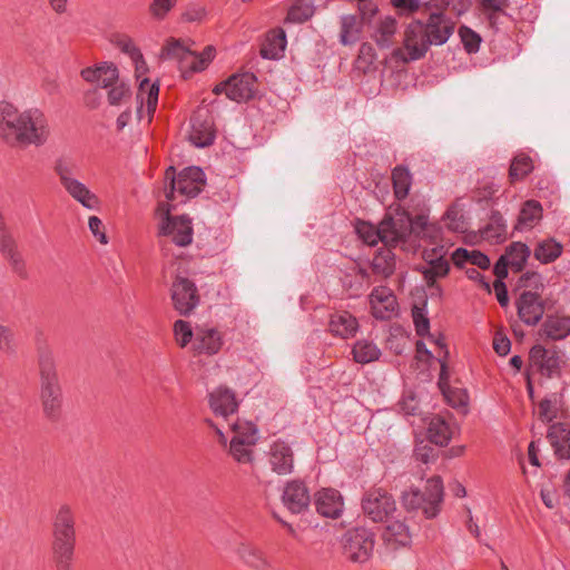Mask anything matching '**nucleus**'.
<instances>
[{
  "instance_id": "f257e3e1",
  "label": "nucleus",
  "mask_w": 570,
  "mask_h": 570,
  "mask_svg": "<svg viewBox=\"0 0 570 570\" xmlns=\"http://www.w3.org/2000/svg\"><path fill=\"white\" fill-rule=\"evenodd\" d=\"M50 130L43 112L37 108L19 112L11 104L0 102V136L24 145H43Z\"/></svg>"
},
{
  "instance_id": "f03ea898",
  "label": "nucleus",
  "mask_w": 570,
  "mask_h": 570,
  "mask_svg": "<svg viewBox=\"0 0 570 570\" xmlns=\"http://www.w3.org/2000/svg\"><path fill=\"white\" fill-rule=\"evenodd\" d=\"M119 49L126 53L135 66L136 77L139 80V88L137 91V117L139 120H151L153 114L158 104L159 85L150 82L144 76L148 71L146 61L144 60L140 49L135 45L130 38H122L118 41Z\"/></svg>"
},
{
  "instance_id": "7ed1b4c3",
  "label": "nucleus",
  "mask_w": 570,
  "mask_h": 570,
  "mask_svg": "<svg viewBox=\"0 0 570 570\" xmlns=\"http://www.w3.org/2000/svg\"><path fill=\"white\" fill-rule=\"evenodd\" d=\"M53 170L65 191L85 209L97 212L101 207L100 198L85 183L78 179L80 167L69 157H59Z\"/></svg>"
},
{
  "instance_id": "20e7f679",
  "label": "nucleus",
  "mask_w": 570,
  "mask_h": 570,
  "mask_svg": "<svg viewBox=\"0 0 570 570\" xmlns=\"http://www.w3.org/2000/svg\"><path fill=\"white\" fill-rule=\"evenodd\" d=\"M442 502L443 484L438 476L426 481L424 491L411 487L401 494V503L406 511L421 510L428 519H433L440 513Z\"/></svg>"
},
{
  "instance_id": "39448f33",
  "label": "nucleus",
  "mask_w": 570,
  "mask_h": 570,
  "mask_svg": "<svg viewBox=\"0 0 570 570\" xmlns=\"http://www.w3.org/2000/svg\"><path fill=\"white\" fill-rule=\"evenodd\" d=\"M39 367L41 377L40 397L42 409L47 417L56 420L61 411L62 393L51 352L45 351L40 354Z\"/></svg>"
},
{
  "instance_id": "423d86ee",
  "label": "nucleus",
  "mask_w": 570,
  "mask_h": 570,
  "mask_svg": "<svg viewBox=\"0 0 570 570\" xmlns=\"http://www.w3.org/2000/svg\"><path fill=\"white\" fill-rule=\"evenodd\" d=\"M166 179L170 183L165 188V196L170 203H185L196 197L205 185V174L196 166L185 168L177 177L174 167L170 166L166 170Z\"/></svg>"
},
{
  "instance_id": "0eeeda50",
  "label": "nucleus",
  "mask_w": 570,
  "mask_h": 570,
  "mask_svg": "<svg viewBox=\"0 0 570 570\" xmlns=\"http://www.w3.org/2000/svg\"><path fill=\"white\" fill-rule=\"evenodd\" d=\"M215 48L208 46L202 53L193 51L184 41L171 40L163 50V55L178 61L179 69L185 78L194 72L205 70L215 57Z\"/></svg>"
},
{
  "instance_id": "6e6552de",
  "label": "nucleus",
  "mask_w": 570,
  "mask_h": 570,
  "mask_svg": "<svg viewBox=\"0 0 570 570\" xmlns=\"http://www.w3.org/2000/svg\"><path fill=\"white\" fill-rule=\"evenodd\" d=\"M431 43L424 32L421 20L412 21L404 30L403 46L392 51V57L400 62H411L425 56Z\"/></svg>"
},
{
  "instance_id": "1a4fd4ad",
  "label": "nucleus",
  "mask_w": 570,
  "mask_h": 570,
  "mask_svg": "<svg viewBox=\"0 0 570 570\" xmlns=\"http://www.w3.org/2000/svg\"><path fill=\"white\" fill-rule=\"evenodd\" d=\"M374 534L365 528H355L342 537V549L346 559L352 562H366L373 554Z\"/></svg>"
},
{
  "instance_id": "9d476101",
  "label": "nucleus",
  "mask_w": 570,
  "mask_h": 570,
  "mask_svg": "<svg viewBox=\"0 0 570 570\" xmlns=\"http://www.w3.org/2000/svg\"><path fill=\"white\" fill-rule=\"evenodd\" d=\"M414 219L405 212L397 209L381 222V233L385 245L404 244L413 236Z\"/></svg>"
},
{
  "instance_id": "9b49d317",
  "label": "nucleus",
  "mask_w": 570,
  "mask_h": 570,
  "mask_svg": "<svg viewBox=\"0 0 570 570\" xmlns=\"http://www.w3.org/2000/svg\"><path fill=\"white\" fill-rule=\"evenodd\" d=\"M266 460L267 469L279 476L275 488L273 487V479L266 480L268 499L272 501L273 497H276L281 503L285 504V483L282 480V475L285 471V441L281 438L273 441L269 445L268 452L266 453Z\"/></svg>"
},
{
  "instance_id": "f8f14e48",
  "label": "nucleus",
  "mask_w": 570,
  "mask_h": 570,
  "mask_svg": "<svg viewBox=\"0 0 570 570\" xmlns=\"http://www.w3.org/2000/svg\"><path fill=\"white\" fill-rule=\"evenodd\" d=\"M362 509L374 522H383L396 511L393 497L383 489H372L362 499Z\"/></svg>"
},
{
  "instance_id": "ddd939ff",
  "label": "nucleus",
  "mask_w": 570,
  "mask_h": 570,
  "mask_svg": "<svg viewBox=\"0 0 570 570\" xmlns=\"http://www.w3.org/2000/svg\"><path fill=\"white\" fill-rule=\"evenodd\" d=\"M174 307L181 315H188L199 303L195 284L186 277L178 276L171 286Z\"/></svg>"
},
{
  "instance_id": "4468645a",
  "label": "nucleus",
  "mask_w": 570,
  "mask_h": 570,
  "mask_svg": "<svg viewBox=\"0 0 570 570\" xmlns=\"http://www.w3.org/2000/svg\"><path fill=\"white\" fill-rule=\"evenodd\" d=\"M159 235L180 247L187 246L193 240L191 220L185 215L171 217L167 214L159 227Z\"/></svg>"
},
{
  "instance_id": "2eb2a0df",
  "label": "nucleus",
  "mask_w": 570,
  "mask_h": 570,
  "mask_svg": "<svg viewBox=\"0 0 570 570\" xmlns=\"http://www.w3.org/2000/svg\"><path fill=\"white\" fill-rule=\"evenodd\" d=\"M316 512L327 519H338L345 510V501L341 492L333 488H322L314 494Z\"/></svg>"
},
{
  "instance_id": "dca6fc26",
  "label": "nucleus",
  "mask_w": 570,
  "mask_h": 570,
  "mask_svg": "<svg viewBox=\"0 0 570 570\" xmlns=\"http://www.w3.org/2000/svg\"><path fill=\"white\" fill-rule=\"evenodd\" d=\"M188 138L198 148L210 146L214 142L215 130L207 109H199L191 117Z\"/></svg>"
},
{
  "instance_id": "f3484780",
  "label": "nucleus",
  "mask_w": 570,
  "mask_h": 570,
  "mask_svg": "<svg viewBox=\"0 0 570 570\" xmlns=\"http://www.w3.org/2000/svg\"><path fill=\"white\" fill-rule=\"evenodd\" d=\"M424 32L431 46H442L448 42L454 32V21L443 13H432L426 22H423Z\"/></svg>"
},
{
  "instance_id": "a211bd4d",
  "label": "nucleus",
  "mask_w": 570,
  "mask_h": 570,
  "mask_svg": "<svg viewBox=\"0 0 570 570\" xmlns=\"http://www.w3.org/2000/svg\"><path fill=\"white\" fill-rule=\"evenodd\" d=\"M520 320L530 326L537 325L544 314V304L538 293L524 291L515 302Z\"/></svg>"
},
{
  "instance_id": "6ab92c4d",
  "label": "nucleus",
  "mask_w": 570,
  "mask_h": 570,
  "mask_svg": "<svg viewBox=\"0 0 570 570\" xmlns=\"http://www.w3.org/2000/svg\"><path fill=\"white\" fill-rule=\"evenodd\" d=\"M458 432L459 428L451 416L433 415L428 422V439L439 446L448 445Z\"/></svg>"
},
{
  "instance_id": "aec40b11",
  "label": "nucleus",
  "mask_w": 570,
  "mask_h": 570,
  "mask_svg": "<svg viewBox=\"0 0 570 570\" xmlns=\"http://www.w3.org/2000/svg\"><path fill=\"white\" fill-rule=\"evenodd\" d=\"M368 298L372 314L375 318L389 320L395 314L397 302L389 287L377 286L373 288Z\"/></svg>"
},
{
  "instance_id": "412c9836",
  "label": "nucleus",
  "mask_w": 570,
  "mask_h": 570,
  "mask_svg": "<svg viewBox=\"0 0 570 570\" xmlns=\"http://www.w3.org/2000/svg\"><path fill=\"white\" fill-rule=\"evenodd\" d=\"M386 525L382 532V539L390 549L407 547L412 542V531L405 518L385 520Z\"/></svg>"
},
{
  "instance_id": "4be33fe9",
  "label": "nucleus",
  "mask_w": 570,
  "mask_h": 570,
  "mask_svg": "<svg viewBox=\"0 0 570 570\" xmlns=\"http://www.w3.org/2000/svg\"><path fill=\"white\" fill-rule=\"evenodd\" d=\"M210 410L217 416L226 417L238 410V400L235 392L227 386H218L208 394Z\"/></svg>"
},
{
  "instance_id": "5701e85b",
  "label": "nucleus",
  "mask_w": 570,
  "mask_h": 570,
  "mask_svg": "<svg viewBox=\"0 0 570 570\" xmlns=\"http://www.w3.org/2000/svg\"><path fill=\"white\" fill-rule=\"evenodd\" d=\"M257 78L252 72L236 73L228 78V99L243 102L254 97Z\"/></svg>"
},
{
  "instance_id": "b1692460",
  "label": "nucleus",
  "mask_w": 570,
  "mask_h": 570,
  "mask_svg": "<svg viewBox=\"0 0 570 570\" xmlns=\"http://www.w3.org/2000/svg\"><path fill=\"white\" fill-rule=\"evenodd\" d=\"M371 38L381 49H389L393 45L394 36L397 32V21L392 16L380 17L373 22Z\"/></svg>"
},
{
  "instance_id": "393cba45",
  "label": "nucleus",
  "mask_w": 570,
  "mask_h": 570,
  "mask_svg": "<svg viewBox=\"0 0 570 570\" xmlns=\"http://www.w3.org/2000/svg\"><path fill=\"white\" fill-rule=\"evenodd\" d=\"M223 336L214 327H198L195 332L194 350L199 354H217L223 346Z\"/></svg>"
},
{
  "instance_id": "a878e982",
  "label": "nucleus",
  "mask_w": 570,
  "mask_h": 570,
  "mask_svg": "<svg viewBox=\"0 0 570 570\" xmlns=\"http://www.w3.org/2000/svg\"><path fill=\"white\" fill-rule=\"evenodd\" d=\"M81 76L88 82L109 89L120 80L117 67L109 62H104L95 68H86L81 71Z\"/></svg>"
},
{
  "instance_id": "bb28decb",
  "label": "nucleus",
  "mask_w": 570,
  "mask_h": 570,
  "mask_svg": "<svg viewBox=\"0 0 570 570\" xmlns=\"http://www.w3.org/2000/svg\"><path fill=\"white\" fill-rule=\"evenodd\" d=\"M540 335L551 341H561L570 335V317L548 315L540 328Z\"/></svg>"
},
{
  "instance_id": "cd10ccee",
  "label": "nucleus",
  "mask_w": 570,
  "mask_h": 570,
  "mask_svg": "<svg viewBox=\"0 0 570 570\" xmlns=\"http://www.w3.org/2000/svg\"><path fill=\"white\" fill-rule=\"evenodd\" d=\"M548 439L559 459H570V429L567 424H552L548 432Z\"/></svg>"
},
{
  "instance_id": "c85d7f7f",
  "label": "nucleus",
  "mask_w": 570,
  "mask_h": 570,
  "mask_svg": "<svg viewBox=\"0 0 570 570\" xmlns=\"http://www.w3.org/2000/svg\"><path fill=\"white\" fill-rule=\"evenodd\" d=\"M449 374L446 365L441 364V372L439 379V387L445 397L446 402L454 409H465L469 404V395L465 390L459 387H451L449 385Z\"/></svg>"
},
{
  "instance_id": "c756f323",
  "label": "nucleus",
  "mask_w": 570,
  "mask_h": 570,
  "mask_svg": "<svg viewBox=\"0 0 570 570\" xmlns=\"http://www.w3.org/2000/svg\"><path fill=\"white\" fill-rule=\"evenodd\" d=\"M543 209L539 202L527 200L519 213L514 229L518 232H528L534 228L542 219Z\"/></svg>"
},
{
  "instance_id": "7c9ffc66",
  "label": "nucleus",
  "mask_w": 570,
  "mask_h": 570,
  "mask_svg": "<svg viewBox=\"0 0 570 570\" xmlns=\"http://www.w3.org/2000/svg\"><path fill=\"white\" fill-rule=\"evenodd\" d=\"M530 356L543 374L553 376L559 373L561 357L556 352L548 351L538 345L531 348Z\"/></svg>"
},
{
  "instance_id": "2f4dec72",
  "label": "nucleus",
  "mask_w": 570,
  "mask_h": 570,
  "mask_svg": "<svg viewBox=\"0 0 570 570\" xmlns=\"http://www.w3.org/2000/svg\"><path fill=\"white\" fill-rule=\"evenodd\" d=\"M309 502V492L303 482H287V510L293 513H301L308 509Z\"/></svg>"
},
{
  "instance_id": "473e14b6",
  "label": "nucleus",
  "mask_w": 570,
  "mask_h": 570,
  "mask_svg": "<svg viewBox=\"0 0 570 570\" xmlns=\"http://www.w3.org/2000/svg\"><path fill=\"white\" fill-rule=\"evenodd\" d=\"M330 331L341 338L353 337L358 331V322L348 312H337L331 316Z\"/></svg>"
},
{
  "instance_id": "72a5a7b5",
  "label": "nucleus",
  "mask_w": 570,
  "mask_h": 570,
  "mask_svg": "<svg viewBox=\"0 0 570 570\" xmlns=\"http://www.w3.org/2000/svg\"><path fill=\"white\" fill-rule=\"evenodd\" d=\"M412 238L424 239L432 245H439L438 242L444 243L441 227L435 223H431L426 215H419L414 219Z\"/></svg>"
},
{
  "instance_id": "f704fd0d",
  "label": "nucleus",
  "mask_w": 570,
  "mask_h": 570,
  "mask_svg": "<svg viewBox=\"0 0 570 570\" xmlns=\"http://www.w3.org/2000/svg\"><path fill=\"white\" fill-rule=\"evenodd\" d=\"M340 43L351 46L356 43L362 35L363 26H365L355 14H342L340 17Z\"/></svg>"
},
{
  "instance_id": "c9c22d12",
  "label": "nucleus",
  "mask_w": 570,
  "mask_h": 570,
  "mask_svg": "<svg viewBox=\"0 0 570 570\" xmlns=\"http://www.w3.org/2000/svg\"><path fill=\"white\" fill-rule=\"evenodd\" d=\"M285 51V31L279 28L277 31L267 33L262 43L261 56L264 59L279 60Z\"/></svg>"
},
{
  "instance_id": "e433bc0d",
  "label": "nucleus",
  "mask_w": 570,
  "mask_h": 570,
  "mask_svg": "<svg viewBox=\"0 0 570 570\" xmlns=\"http://www.w3.org/2000/svg\"><path fill=\"white\" fill-rule=\"evenodd\" d=\"M53 538H76L73 512L67 504L61 505L56 514Z\"/></svg>"
},
{
  "instance_id": "4c0bfd02",
  "label": "nucleus",
  "mask_w": 570,
  "mask_h": 570,
  "mask_svg": "<svg viewBox=\"0 0 570 570\" xmlns=\"http://www.w3.org/2000/svg\"><path fill=\"white\" fill-rule=\"evenodd\" d=\"M563 252V246L554 238L540 240L533 252V256L541 264H550L557 261Z\"/></svg>"
},
{
  "instance_id": "58836bf2",
  "label": "nucleus",
  "mask_w": 570,
  "mask_h": 570,
  "mask_svg": "<svg viewBox=\"0 0 570 570\" xmlns=\"http://www.w3.org/2000/svg\"><path fill=\"white\" fill-rule=\"evenodd\" d=\"M230 431L233 433L230 441H244L255 445L259 439L258 429L252 421L237 419L230 424Z\"/></svg>"
},
{
  "instance_id": "ea45409f",
  "label": "nucleus",
  "mask_w": 570,
  "mask_h": 570,
  "mask_svg": "<svg viewBox=\"0 0 570 570\" xmlns=\"http://www.w3.org/2000/svg\"><path fill=\"white\" fill-rule=\"evenodd\" d=\"M354 361L360 364H367L377 361L381 356V350L375 343L367 340L357 341L352 350Z\"/></svg>"
},
{
  "instance_id": "a19ab883",
  "label": "nucleus",
  "mask_w": 570,
  "mask_h": 570,
  "mask_svg": "<svg viewBox=\"0 0 570 570\" xmlns=\"http://www.w3.org/2000/svg\"><path fill=\"white\" fill-rule=\"evenodd\" d=\"M394 194L397 199H404L412 186V175L404 166H397L392 171Z\"/></svg>"
},
{
  "instance_id": "79ce46f5",
  "label": "nucleus",
  "mask_w": 570,
  "mask_h": 570,
  "mask_svg": "<svg viewBox=\"0 0 570 570\" xmlns=\"http://www.w3.org/2000/svg\"><path fill=\"white\" fill-rule=\"evenodd\" d=\"M530 255L531 250L527 244L515 242L507 248L505 254L502 256L510 263V266L521 271Z\"/></svg>"
},
{
  "instance_id": "37998d69",
  "label": "nucleus",
  "mask_w": 570,
  "mask_h": 570,
  "mask_svg": "<svg viewBox=\"0 0 570 570\" xmlns=\"http://www.w3.org/2000/svg\"><path fill=\"white\" fill-rule=\"evenodd\" d=\"M373 271L383 276L389 277L395 269V255L390 248L380 250L372 262Z\"/></svg>"
},
{
  "instance_id": "c03bdc74",
  "label": "nucleus",
  "mask_w": 570,
  "mask_h": 570,
  "mask_svg": "<svg viewBox=\"0 0 570 570\" xmlns=\"http://www.w3.org/2000/svg\"><path fill=\"white\" fill-rule=\"evenodd\" d=\"M314 11L312 0H295L287 9V22H304L313 17Z\"/></svg>"
},
{
  "instance_id": "a18cd8bd",
  "label": "nucleus",
  "mask_w": 570,
  "mask_h": 570,
  "mask_svg": "<svg viewBox=\"0 0 570 570\" xmlns=\"http://www.w3.org/2000/svg\"><path fill=\"white\" fill-rule=\"evenodd\" d=\"M355 233L357 234L358 238L368 246H375L379 242L383 243L381 224L375 226L368 222L358 220L355 224Z\"/></svg>"
},
{
  "instance_id": "49530a36",
  "label": "nucleus",
  "mask_w": 570,
  "mask_h": 570,
  "mask_svg": "<svg viewBox=\"0 0 570 570\" xmlns=\"http://www.w3.org/2000/svg\"><path fill=\"white\" fill-rule=\"evenodd\" d=\"M239 559L252 568L257 570H264L266 561L262 557L261 552L253 546L242 542L236 550Z\"/></svg>"
},
{
  "instance_id": "de8ad7c7",
  "label": "nucleus",
  "mask_w": 570,
  "mask_h": 570,
  "mask_svg": "<svg viewBox=\"0 0 570 570\" xmlns=\"http://www.w3.org/2000/svg\"><path fill=\"white\" fill-rule=\"evenodd\" d=\"M532 159L524 154H519L513 158L511 163L509 176L511 180L523 179L532 171Z\"/></svg>"
},
{
  "instance_id": "09e8293b",
  "label": "nucleus",
  "mask_w": 570,
  "mask_h": 570,
  "mask_svg": "<svg viewBox=\"0 0 570 570\" xmlns=\"http://www.w3.org/2000/svg\"><path fill=\"white\" fill-rule=\"evenodd\" d=\"M254 446L244 441H229L228 453L240 464H247L254 460Z\"/></svg>"
},
{
  "instance_id": "8fccbe9b",
  "label": "nucleus",
  "mask_w": 570,
  "mask_h": 570,
  "mask_svg": "<svg viewBox=\"0 0 570 570\" xmlns=\"http://www.w3.org/2000/svg\"><path fill=\"white\" fill-rule=\"evenodd\" d=\"M450 272V263L446 257L433 262L422 268L423 276L428 284L432 285L438 278L445 277Z\"/></svg>"
},
{
  "instance_id": "3c124183",
  "label": "nucleus",
  "mask_w": 570,
  "mask_h": 570,
  "mask_svg": "<svg viewBox=\"0 0 570 570\" xmlns=\"http://www.w3.org/2000/svg\"><path fill=\"white\" fill-rule=\"evenodd\" d=\"M459 37L468 53H475L479 51L482 39L474 30L466 26H461L459 28Z\"/></svg>"
},
{
  "instance_id": "603ef678",
  "label": "nucleus",
  "mask_w": 570,
  "mask_h": 570,
  "mask_svg": "<svg viewBox=\"0 0 570 570\" xmlns=\"http://www.w3.org/2000/svg\"><path fill=\"white\" fill-rule=\"evenodd\" d=\"M76 538H53V553L56 560L73 558Z\"/></svg>"
},
{
  "instance_id": "864d4df0",
  "label": "nucleus",
  "mask_w": 570,
  "mask_h": 570,
  "mask_svg": "<svg viewBox=\"0 0 570 570\" xmlns=\"http://www.w3.org/2000/svg\"><path fill=\"white\" fill-rule=\"evenodd\" d=\"M507 220L499 213H495L491 217V223L485 229V236L489 238H495L498 242L504 239L507 235Z\"/></svg>"
},
{
  "instance_id": "5fc2aeb1",
  "label": "nucleus",
  "mask_w": 570,
  "mask_h": 570,
  "mask_svg": "<svg viewBox=\"0 0 570 570\" xmlns=\"http://www.w3.org/2000/svg\"><path fill=\"white\" fill-rule=\"evenodd\" d=\"M130 97V88L124 80H119L108 90V101L112 106L124 104Z\"/></svg>"
},
{
  "instance_id": "6e6d98bb",
  "label": "nucleus",
  "mask_w": 570,
  "mask_h": 570,
  "mask_svg": "<svg viewBox=\"0 0 570 570\" xmlns=\"http://www.w3.org/2000/svg\"><path fill=\"white\" fill-rule=\"evenodd\" d=\"M174 334L178 345L181 347L187 346L191 338H195V333H193L190 324L183 320L175 322Z\"/></svg>"
},
{
  "instance_id": "4d7b16f0",
  "label": "nucleus",
  "mask_w": 570,
  "mask_h": 570,
  "mask_svg": "<svg viewBox=\"0 0 570 570\" xmlns=\"http://www.w3.org/2000/svg\"><path fill=\"white\" fill-rule=\"evenodd\" d=\"M357 11L360 13L358 19L365 24L371 26L374 21V17L379 12V6L374 0H364L358 2Z\"/></svg>"
},
{
  "instance_id": "13d9d810",
  "label": "nucleus",
  "mask_w": 570,
  "mask_h": 570,
  "mask_svg": "<svg viewBox=\"0 0 570 570\" xmlns=\"http://www.w3.org/2000/svg\"><path fill=\"white\" fill-rule=\"evenodd\" d=\"M450 246L451 244L442 243L440 245H433L430 248H425L423 250V258L426 265H430L433 262H438L439 259L446 257Z\"/></svg>"
},
{
  "instance_id": "bf43d9fd",
  "label": "nucleus",
  "mask_w": 570,
  "mask_h": 570,
  "mask_svg": "<svg viewBox=\"0 0 570 570\" xmlns=\"http://www.w3.org/2000/svg\"><path fill=\"white\" fill-rule=\"evenodd\" d=\"M177 0H153L149 7L150 13L157 19H164L175 7Z\"/></svg>"
},
{
  "instance_id": "052dcab7",
  "label": "nucleus",
  "mask_w": 570,
  "mask_h": 570,
  "mask_svg": "<svg viewBox=\"0 0 570 570\" xmlns=\"http://www.w3.org/2000/svg\"><path fill=\"white\" fill-rule=\"evenodd\" d=\"M88 228L94 235V237H96L100 244H108V237L105 232V226L99 217L90 216L88 219Z\"/></svg>"
},
{
  "instance_id": "680f3d73",
  "label": "nucleus",
  "mask_w": 570,
  "mask_h": 570,
  "mask_svg": "<svg viewBox=\"0 0 570 570\" xmlns=\"http://www.w3.org/2000/svg\"><path fill=\"white\" fill-rule=\"evenodd\" d=\"M413 321L417 335H429L430 322L429 318L425 316L423 309L417 307L413 309Z\"/></svg>"
},
{
  "instance_id": "e2e57ef3",
  "label": "nucleus",
  "mask_w": 570,
  "mask_h": 570,
  "mask_svg": "<svg viewBox=\"0 0 570 570\" xmlns=\"http://www.w3.org/2000/svg\"><path fill=\"white\" fill-rule=\"evenodd\" d=\"M558 413L557 406L550 400H543L539 404V416L544 422H551Z\"/></svg>"
},
{
  "instance_id": "0e129e2a",
  "label": "nucleus",
  "mask_w": 570,
  "mask_h": 570,
  "mask_svg": "<svg viewBox=\"0 0 570 570\" xmlns=\"http://www.w3.org/2000/svg\"><path fill=\"white\" fill-rule=\"evenodd\" d=\"M400 411L404 415H416L419 411V402L413 395H406L400 402Z\"/></svg>"
},
{
  "instance_id": "69168bd1",
  "label": "nucleus",
  "mask_w": 570,
  "mask_h": 570,
  "mask_svg": "<svg viewBox=\"0 0 570 570\" xmlns=\"http://www.w3.org/2000/svg\"><path fill=\"white\" fill-rule=\"evenodd\" d=\"M493 288H494L499 304L502 307L508 306V304H509L508 289H507L505 284L503 283V281H495L493 283Z\"/></svg>"
},
{
  "instance_id": "338daca9",
  "label": "nucleus",
  "mask_w": 570,
  "mask_h": 570,
  "mask_svg": "<svg viewBox=\"0 0 570 570\" xmlns=\"http://www.w3.org/2000/svg\"><path fill=\"white\" fill-rule=\"evenodd\" d=\"M470 263L481 269H488L490 267L489 257L475 249L471 250Z\"/></svg>"
},
{
  "instance_id": "774afa93",
  "label": "nucleus",
  "mask_w": 570,
  "mask_h": 570,
  "mask_svg": "<svg viewBox=\"0 0 570 570\" xmlns=\"http://www.w3.org/2000/svg\"><path fill=\"white\" fill-rule=\"evenodd\" d=\"M470 256L471 250L460 247L453 252L451 258L456 267H462L466 262L470 263Z\"/></svg>"
}]
</instances>
